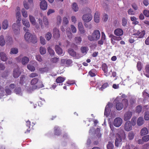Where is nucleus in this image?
Here are the masks:
<instances>
[{"label":"nucleus","instance_id":"f257e3e1","mask_svg":"<svg viewBox=\"0 0 149 149\" xmlns=\"http://www.w3.org/2000/svg\"><path fill=\"white\" fill-rule=\"evenodd\" d=\"M100 33L99 31L96 30L94 31L91 35H88L87 38L89 41H92L98 40L100 39Z\"/></svg>","mask_w":149,"mask_h":149},{"label":"nucleus","instance_id":"f03ea898","mask_svg":"<svg viewBox=\"0 0 149 149\" xmlns=\"http://www.w3.org/2000/svg\"><path fill=\"white\" fill-rule=\"evenodd\" d=\"M120 135L118 134V137L116 138L115 141V145L116 147H118L121 143L122 139H124L125 138V134L123 130L121 131Z\"/></svg>","mask_w":149,"mask_h":149},{"label":"nucleus","instance_id":"7ed1b4c3","mask_svg":"<svg viewBox=\"0 0 149 149\" xmlns=\"http://www.w3.org/2000/svg\"><path fill=\"white\" fill-rule=\"evenodd\" d=\"M132 115V110H129L126 112L124 115V120L125 121H127L130 120Z\"/></svg>","mask_w":149,"mask_h":149},{"label":"nucleus","instance_id":"20e7f679","mask_svg":"<svg viewBox=\"0 0 149 149\" xmlns=\"http://www.w3.org/2000/svg\"><path fill=\"white\" fill-rule=\"evenodd\" d=\"M93 16L90 13L84 15L82 17L83 20L86 22L90 21L92 19Z\"/></svg>","mask_w":149,"mask_h":149},{"label":"nucleus","instance_id":"39448f33","mask_svg":"<svg viewBox=\"0 0 149 149\" xmlns=\"http://www.w3.org/2000/svg\"><path fill=\"white\" fill-rule=\"evenodd\" d=\"M122 123V120L119 117L115 118L113 121V125L116 127H120Z\"/></svg>","mask_w":149,"mask_h":149},{"label":"nucleus","instance_id":"423d86ee","mask_svg":"<svg viewBox=\"0 0 149 149\" xmlns=\"http://www.w3.org/2000/svg\"><path fill=\"white\" fill-rule=\"evenodd\" d=\"M109 85L108 83L106 82L104 83L101 85L100 84H98L96 87L97 89H98L99 90L103 91L104 89L109 87Z\"/></svg>","mask_w":149,"mask_h":149},{"label":"nucleus","instance_id":"0eeeda50","mask_svg":"<svg viewBox=\"0 0 149 149\" xmlns=\"http://www.w3.org/2000/svg\"><path fill=\"white\" fill-rule=\"evenodd\" d=\"M20 24L19 23H14L12 25L13 29L15 33H19L20 31L19 26Z\"/></svg>","mask_w":149,"mask_h":149},{"label":"nucleus","instance_id":"6e6552de","mask_svg":"<svg viewBox=\"0 0 149 149\" xmlns=\"http://www.w3.org/2000/svg\"><path fill=\"white\" fill-rule=\"evenodd\" d=\"M114 102L116 104V107L118 110H120L123 107V104L118 100L117 98H116L114 100Z\"/></svg>","mask_w":149,"mask_h":149},{"label":"nucleus","instance_id":"1a4fd4ad","mask_svg":"<svg viewBox=\"0 0 149 149\" xmlns=\"http://www.w3.org/2000/svg\"><path fill=\"white\" fill-rule=\"evenodd\" d=\"M21 72L20 71L18 68H17L14 69L13 73V77L15 78H18L20 75Z\"/></svg>","mask_w":149,"mask_h":149},{"label":"nucleus","instance_id":"9d476101","mask_svg":"<svg viewBox=\"0 0 149 149\" xmlns=\"http://www.w3.org/2000/svg\"><path fill=\"white\" fill-rule=\"evenodd\" d=\"M124 129L125 130L127 131H130L132 129V126L131 122L130 121L126 122L124 125Z\"/></svg>","mask_w":149,"mask_h":149},{"label":"nucleus","instance_id":"9b49d317","mask_svg":"<svg viewBox=\"0 0 149 149\" xmlns=\"http://www.w3.org/2000/svg\"><path fill=\"white\" fill-rule=\"evenodd\" d=\"M145 34V30H143L141 32L138 31L137 32L134 34L133 35L137 36H136V38H141L143 37Z\"/></svg>","mask_w":149,"mask_h":149},{"label":"nucleus","instance_id":"f8f14e48","mask_svg":"<svg viewBox=\"0 0 149 149\" xmlns=\"http://www.w3.org/2000/svg\"><path fill=\"white\" fill-rule=\"evenodd\" d=\"M53 36L54 38H58L60 36L59 30L56 28H54L53 29Z\"/></svg>","mask_w":149,"mask_h":149},{"label":"nucleus","instance_id":"ddd939ff","mask_svg":"<svg viewBox=\"0 0 149 149\" xmlns=\"http://www.w3.org/2000/svg\"><path fill=\"white\" fill-rule=\"evenodd\" d=\"M40 7L42 10H45L47 7V4L46 1L45 0L42 1L40 4Z\"/></svg>","mask_w":149,"mask_h":149},{"label":"nucleus","instance_id":"4468645a","mask_svg":"<svg viewBox=\"0 0 149 149\" xmlns=\"http://www.w3.org/2000/svg\"><path fill=\"white\" fill-rule=\"evenodd\" d=\"M55 51L56 53L58 55L63 56L64 54L63 53L62 49L58 45H56L55 46Z\"/></svg>","mask_w":149,"mask_h":149},{"label":"nucleus","instance_id":"2eb2a0df","mask_svg":"<svg viewBox=\"0 0 149 149\" xmlns=\"http://www.w3.org/2000/svg\"><path fill=\"white\" fill-rule=\"evenodd\" d=\"M44 85L42 81H38L37 84L36 85H34L32 86V88L33 90L36 89L37 88H39L44 87Z\"/></svg>","mask_w":149,"mask_h":149},{"label":"nucleus","instance_id":"dca6fc26","mask_svg":"<svg viewBox=\"0 0 149 149\" xmlns=\"http://www.w3.org/2000/svg\"><path fill=\"white\" fill-rule=\"evenodd\" d=\"M102 68L104 72V75L106 77L108 76L109 75L107 74L108 67L106 64L105 63H103L102 65Z\"/></svg>","mask_w":149,"mask_h":149},{"label":"nucleus","instance_id":"f3484780","mask_svg":"<svg viewBox=\"0 0 149 149\" xmlns=\"http://www.w3.org/2000/svg\"><path fill=\"white\" fill-rule=\"evenodd\" d=\"M114 33L117 36H121L123 34V31L121 29L118 28L115 30Z\"/></svg>","mask_w":149,"mask_h":149},{"label":"nucleus","instance_id":"a211bd4d","mask_svg":"<svg viewBox=\"0 0 149 149\" xmlns=\"http://www.w3.org/2000/svg\"><path fill=\"white\" fill-rule=\"evenodd\" d=\"M100 13L97 11L96 12L94 15V20L97 23L100 21Z\"/></svg>","mask_w":149,"mask_h":149},{"label":"nucleus","instance_id":"6ab92c4d","mask_svg":"<svg viewBox=\"0 0 149 149\" xmlns=\"http://www.w3.org/2000/svg\"><path fill=\"white\" fill-rule=\"evenodd\" d=\"M148 132L147 128L144 127L140 131V135L141 136H143L147 134Z\"/></svg>","mask_w":149,"mask_h":149},{"label":"nucleus","instance_id":"aec40b11","mask_svg":"<svg viewBox=\"0 0 149 149\" xmlns=\"http://www.w3.org/2000/svg\"><path fill=\"white\" fill-rule=\"evenodd\" d=\"M54 134L57 136H59L61 134L60 128L58 126H56L54 127Z\"/></svg>","mask_w":149,"mask_h":149},{"label":"nucleus","instance_id":"412c9836","mask_svg":"<svg viewBox=\"0 0 149 149\" xmlns=\"http://www.w3.org/2000/svg\"><path fill=\"white\" fill-rule=\"evenodd\" d=\"M0 57L1 60L3 61H6L8 59L6 54L3 52L0 53Z\"/></svg>","mask_w":149,"mask_h":149},{"label":"nucleus","instance_id":"4be33fe9","mask_svg":"<svg viewBox=\"0 0 149 149\" xmlns=\"http://www.w3.org/2000/svg\"><path fill=\"white\" fill-rule=\"evenodd\" d=\"M32 35L30 33L27 32L24 36L25 40L29 42Z\"/></svg>","mask_w":149,"mask_h":149},{"label":"nucleus","instance_id":"5701e85b","mask_svg":"<svg viewBox=\"0 0 149 149\" xmlns=\"http://www.w3.org/2000/svg\"><path fill=\"white\" fill-rule=\"evenodd\" d=\"M8 26V21L7 20H5L2 23V28L3 29H6Z\"/></svg>","mask_w":149,"mask_h":149},{"label":"nucleus","instance_id":"b1692460","mask_svg":"<svg viewBox=\"0 0 149 149\" xmlns=\"http://www.w3.org/2000/svg\"><path fill=\"white\" fill-rule=\"evenodd\" d=\"M136 66L138 70L140 71L142 70L143 68V65L141 61H139L137 62Z\"/></svg>","mask_w":149,"mask_h":149},{"label":"nucleus","instance_id":"393cba45","mask_svg":"<svg viewBox=\"0 0 149 149\" xmlns=\"http://www.w3.org/2000/svg\"><path fill=\"white\" fill-rule=\"evenodd\" d=\"M65 79V78L59 76L56 79V81L57 83H61L63 82Z\"/></svg>","mask_w":149,"mask_h":149},{"label":"nucleus","instance_id":"a878e982","mask_svg":"<svg viewBox=\"0 0 149 149\" xmlns=\"http://www.w3.org/2000/svg\"><path fill=\"white\" fill-rule=\"evenodd\" d=\"M88 49V48L86 47L82 46L80 49L81 53L83 54H86L87 53Z\"/></svg>","mask_w":149,"mask_h":149},{"label":"nucleus","instance_id":"bb28decb","mask_svg":"<svg viewBox=\"0 0 149 149\" xmlns=\"http://www.w3.org/2000/svg\"><path fill=\"white\" fill-rule=\"evenodd\" d=\"M37 42V38L35 35H33L28 42L34 44Z\"/></svg>","mask_w":149,"mask_h":149},{"label":"nucleus","instance_id":"cd10ccee","mask_svg":"<svg viewBox=\"0 0 149 149\" xmlns=\"http://www.w3.org/2000/svg\"><path fill=\"white\" fill-rule=\"evenodd\" d=\"M68 52L69 54L73 57H75L76 56V54L73 49L70 48L68 49Z\"/></svg>","mask_w":149,"mask_h":149},{"label":"nucleus","instance_id":"c85d7f7f","mask_svg":"<svg viewBox=\"0 0 149 149\" xmlns=\"http://www.w3.org/2000/svg\"><path fill=\"white\" fill-rule=\"evenodd\" d=\"M143 95L144 98L143 101H144L148 99L149 97V94L147 93L146 90L143 91Z\"/></svg>","mask_w":149,"mask_h":149},{"label":"nucleus","instance_id":"c756f323","mask_svg":"<svg viewBox=\"0 0 149 149\" xmlns=\"http://www.w3.org/2000/svg\"><path fill=\"white\" fill-rule=\"evenodd\" d=\"M6 42L3 36H0V45L1 46H4Z\"/></svg>","mask_w":149,"mask_h":149},{"label":"nucleus","instance_id":"7c9ffc66","mask_svg":"<svg viewBox=\"0 0 149 149\" xmlns=\"http://www.w3.org/2000/svg\"><path fill=\"white\" fill-rule=\"evenodd\" d=\"M144 120L143 118L142 117L138 118L137 121V125L139 126L142 125L143 123Z\"/></svg>","mask_w":149,"mask_h":149},{"label":"nucleus","instance_id":"2f4dec72","mask_svg":"<svg viewBox=\"0 0 149 149\" xmlns=\"http://www.w3.org/2000/svg\"><path fill=\"white\" fill-rule=\"evenodd\" d=\"M29 61V59L27 57L24 56L22 59V64L24 65L27 63Z\"/></svg>","mask_w":149,"mask_h":149},{"label":"nucleus","instance_id":"473e14b6","mask_svg":"<svg viewBox=\"0 0 149 149\" xmlns=\"http://www.w3.org/2000/svg\"><path fill=\"white\" fill-rule=\"evenodd\" d=\"M131 20L133 22L132 24L134 25H136L139 23V22L136 20L137 18L134 16H132L130 17Z\"/></svg>","mask_w":149,"mask_h":149},{"label":"nucleus","instance_id":"72a5a7b5","mask_svg":"<svg viewBox=\"0 0 149 149\" xmlns=\"http://www.w3.org/2000/svg\"><path fill=\"white\" fill-rule=\"evenodd\" d=\"M122 104L125 107L127 108L129 105V103L128 100L126 99H123L122 101Z\"/></svg>","mask_w":149,"mask_h":149},{"label":"nucleus","instance_id":"f704fd0d","mask_svg":"<svg viewBox=\"0 0 149 149\" xmlns=\"http://www.w3.org/2000/svg\"><path fill=\"white\" fill-rule=\"evenodd\" d=\"M26 77L24 75H22L20 78L19 84L22 85L26 82Z\"/></svg>","mask_w":149,"mask_h":149},{"label":"nucleus","instance_id":"c9c22d12","mask_svg":"<svg viewBox=\"0 0 149 149\" xmlns=\"http://www.w3.org/2000/svg\"><path fill=\"white\" fill-rule=\"evenodd\" d=\"M31 125V122L29 121H27L26 122V125L28 127L26 130L25 132V133H28L30 132V126Z\"/></svg>","mask_w":149,"mask_h":149},{"label":"nucleus","instance_id":"e433bc0d","mask_svg":"<svg viewBox=\"0 0 149 149\" xmlns=\"http://www.w3.org/2000/svg\"><path fill=\"white\" fill-rule=\"evenodd\" d=\"M142 107L141 105L137 106L136 108L135 111L136 113H140L142 110Z\"/></svg>","mask_w":149,"mask_h":149},{"label":"nucleus","instance_id":"4c0bfd02","mask_svg":"<svg viewBox=\"0 0 149 149\" xmlns=\"http://www.w3.org/2000/svg\"><path fill=\"white\" fill-rule=\"evenodd\" d=\"M134 134L132 131L130 132L128 134V138L130 140H132L134 138Z\"/></svg>","mask_w":149,"mask_h":149},{"label":"nucleus","instance_id":"58836bf2","mask_svg":"<svg viewBox=\"0 0 149 149\" xmlns=\"http://www.w3.org/2000/svg\"><path fill=\"white\" fill-rule=\"evenodd\" d=\"M23 24L26 26L27 28H29L30 26V24L28 21L25 19H23L22 20Z\"/></svg>","mask_w":149,"mask_h":149},{"label":"nucleus","instance_id":"ea45409f","mask_svg":"<svg viewBox=\"0 0 149 149\" xmlns=\"http://www.w3.org/2000/svg\"><path fill=\"white\" fill-rule=\"evenodd\" d=\"M72 9L75 12L77 11L78 10V7L77 4L76 3H74L72 5Z\"/></svg>","mask_w":149,"mask_h":149},{"label":"nucleus","instance_id":"a19ab883","mask_svg":"<svg viewBox=\"0 0 149 149\" xmlns=\"http://www.w3.org/2000/svg\"><path fill=\"white\" fill-rule=\"evenodd\" d=\"M29 19L33 25L36 24V20L33 17L32 15H29Z\"/></svg>","mask_w":149,"mask_h":149},{"label":"nucleus","instance_id":"79ce46f5","mask_svg":"<svg viewBox=\"0 0 149 149\" xmlns=\"http://www.w3.org/2000/svg\"><path fill=\"white\" fill-rule=\"evenodd\" d=\"M39 81L38 79L37 78H34L31 80V84L32 85H35L37 84Z\"/></svg>","mask_w":149,"mask_h":149},{"label":"nucleus","instance_id":"37998d69","mask_svg":"<svg viewBox=\"0 0 149 149\" xmlns=\"http://www.w3.org/2000/svg\"><path fill=\"white\" fill-rule=\"evenodd\" d=\"M75 42L77 44H79L82 41L81 38L80 37H77L75 38Z\"/></svg>","mask_w":149,"mask_h":149},{"label":"nucleus","instance_id":"c03bdc74","mask_svg":"<svg viewBox=\"0 0 149 149\" xmlns=\"http://www.w3.org/2000/svg\"><path fill=\"white\" fill-rule=\"evenodd\" d=\"M113 142L112 143L110 142H108V144L107 145V149H113L114 146Z\"/></svg>","mask_w":149,"mask_h":149},{"label":"nucleus","instance_id":"a18cd8bd","mask_svg":"<svg viewBox=\"0 0 149 149\" xmlns=\"http://www.w3.org/2000/svg\"><path fill=\"white\" fill-rule=\"evenodd\" d=\"M18 52V49L16 48H12L11 49L10 52V54H16Z\"/></svg>","mask_w":149,"mask_h":149},{"label":"nucleus","instance_id":"49530a36","mask_svg":"<svg viewBox=\"0 0 149 149\" xmlns=\"http://www.w3.org/2000/svg\"><path fill=\"white\" fill-rule=\"evenodd\" d=\"M48 70V68L46 67L45 68H40L39 69V71L41 73H43Z\"/></svg>","mask_w":149,"mask_h":149},{"label":"nucleus","instance_id":"de8ad7c7","mask_svg":"<svg viewBox=\"0 0 149 149\" xmlns=\"http://www.w3.org/2000/svg\"><path fill=\"white\" fill-rule=\"evenodd\" d=\"M40 52L42 55L45 54L46 53V50L45 47H41L40 48Z\"/></svg>","mask_w":149,"mask_h":149},{"label":"nucleus","instance_id":"09e8293b","mask_svg":"<svg viewBox=\"0 0 149 149\" xmlns=\"http://www.w3.org/2000/svg\"><path fill=\"white\" fill-rule=\"evenodd\" d=\"M144 118L146 120H149V111H146L144 113Z\"/></svg>","mask_w":149,"mask_h":149},{"label":"nucleus","instance_id":"8fccbe9b","mask_svg":"<svg viewBox=\"0 0 149 149\" xmlns=\"http://www.w3.org/2000/svg\"><path fill=\"white\" fill-rule=\"evenodd\" d=\"M52 34L50 32H48L46 34L45 38L47 40H49L51 39L52 37Z\"/></svg>","mask_w":149,"mask_h":149},{"label":"nucleus","instance_id":"3c124183","mask_svg":"<svg viewBox=\"0 0 149 149\" xmlns=\"http://www.w3.org/2000/svg\"><path fill=\"white\" fill-rule=\"evenodd\" d=\"M108 18V16L107 14L106 13H104L103 16L102 17V20L104 22H107Z\"/></svg>","mask_w":149,"mask_h":149},{"label":"nucleus","instance_id":"603ef678","mask_svg":"<svg viewBox=\"0 0 149 149\" xmlns=\"http://www.w3.org/2000/svg\"><path fill=\"white\" fill-rule=\"evenodd\" d=\"M27 68L28 69L31 71H34L35 70V67L33 65L30 64L27 65Z\"/></svg>","mask_w":149,"mask_h":149},{"label":"nucleus","instance_id":"864d4df0","mask_svg":"<svg viewBox=\"0 0 149 149\" xmlns=\"http://www.w3.org/2000/svg\"><path fill=\"white\" fill-rule=\"evenodd\" d=\"M47 50L49 54L51 55H54L55 52L54 50L51 49L50 47L47 48Z\"/></svg>","mask_w":149,"mask_h":149},{"label":"nucleus","instance_id":"5fc2aeb1","mask_svg":"<svg viewBox=\"0 0 149 149\" xmlns=\"http://www.w3.org/2000/svg\"><path fill=\"white\" fill-rule=\"evenodd\" d=\"M59 60V58L57 57H54L51 59V61L53 63H56Z\"/></svg>","mask_w":149,"mask_h":149},{"label":"nucleus","instance_id":"6e6d98bb","mask_svg":"<svg viewBox=\"0 0 149 149\" xmlns=\"http://www.w3.org/2000/svg\"><path fill=\"white\" fill-rule=\"evenodd\" d=\"M22 16L24 17H26L28 16V15L26 11L24 8L22 9Z\"/></svg>","mask_w":149,"mask_h":149},{"label":"nucleus","instance_id":"4d7b16f0","mask_svg":"<svg viewBox=\"0 0 149 149\" xmlns=\"http://www.w3.org/2000/svg\"><path fill=\"white\" fill-rule=\"evenodd\" d=\"M142 139L144 142H147L149 140V135H146L143 136Z\"/></svg>","mask_w":149,"mask_h":149},{"label":"nucleus","instance_id":"13d9d810","mask_svg":"<svg viewBox=\"0 0 149 149\" xmlns=\"http://www.w3.org/2000/svg\"><path fill=\"white\" fill-rule=\"evenodd\" d=\"M71 30L73 33H75L77 32V29L76 27L73 25H70Z\"/></svg>","mask_w":149,"mask_h":149},{"label":"nucleus","instance_id":"bf43d9fd","mask_svg":"<svg viewBox=\"0 0 149 149\" xmlns=\"http://www.w3.org/2000/svg\"><path fill=\"white\" fill-rule=\"evenodd\" d=\"M136 102V100L132 98L130 99L129 101L130 105L132 106L135 104Z\"/></svg>","mask_w":149,"mask_h":149},{"label":"nucleus","instance_id":"052dcab7","mask_svg":"<svg viewBox=\"0 0 149 149\" xmlns=\"http://www.w3.org/2000/svg\"><path fill=\"white\" fill-rule=\"evenodd\" d=\"M63 25H67L68 23V21L67 17H65L63 18Z\"/></svg>","mask_w":149,"mask_h":149},{"label":"nucleus","instance_id":"680f3d73","mask_svg":"<svg viewBox=\"0 0 149 149\" xmlns=\"http://www.w3.org/2000/svg\"><path fill=\"white\" fill-rule=\"evenodd\" d=\"M61 22V17L60 16H58L57 17V24L59 25Z\"/></svg>","mask_w":149,"mask_h":149},{"label":"nucleus","instance_id":"e2e57ef3","mask_svg":"<svg viewBox=\"0 0 149 149\" xmlns=\"http://www.w3.org/2000/svg\"><path fill=\"white\" fill-rule=\"evenodd\" d=\"M122 25L124 26H126L127 23V19L125 17H123L122 19Z\"/></svg>","mask_w":149,"mask_h":149},{"label":"nucleus","instance_id":"0e129e2a","mask_svg":"<svg viewBox=\"0 0 149 149\" xmlns=\"http://www.w3.org/2000/svg\"><path fill=\"white\" fill-rule=\"evenodd\" d=\"M143 13L146 17H149V10H145L143 11Z\"/></svg>","mask_w":149,"mask_h":149},{"label":"nucleus","instance_id":"69168bd1","mask_svg":"<svg viewBox=\"0 0 149 149\" xmlns=\"http://www.w3.org/2000/svg\"><path fill=\"white\" fill-rule=\"evenodd\" d=\"M110 104H108L105 108V110H104V115H106L107 113L109 111V110L110 109Z\"/></svg>","mask_w":149,"mask_h":149},{"label":"nucleus","instance_id":"338daca9","mask_svg":"<svg viewBox=\"0 0 149 149\" xmlns=\"http://www.w3.org/2000/svg\"><path fill=\"white\" fill-rule=\"evenodd\" d=\"M36 59L39 62H41L42 61L41 57L40 55H37L36 56Z\"/></svg>","mask_w":149,"mask_h":149},{"label":"nucleus","instance_id":"774afa93","mask_svg":"<svg viewBox=\"0 0 149 149\" xmlns=\"http://www.w3.org/2000/svg\"><path fill=\"white\" fill-rule=\"evenodd\" d=\"M15 91L16 94H20L21 91V88L19 87L15 88Z\"/></svg>","mask_w":149,"mask_h":149}]
</instances>
